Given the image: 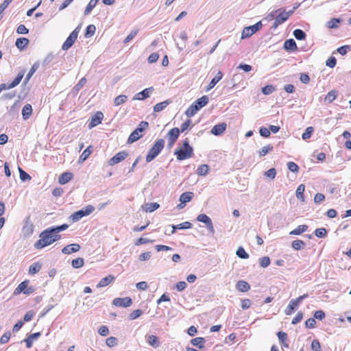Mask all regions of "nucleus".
<instances>
[{"label": "nucleus", "instance_id": "f257e3e1", "mask_svg": "<svg viewBox=\"0 0 351 351\" xmlns=\"http://www.w3.org/2000/svg\"><path fill=\"white\" fill-rule=\"evenodd\" d=\"M53 226L47 228L39 234V239L34 243L36 249H42L53 243Z\"/></svg>", "mask_w": 351, "mask_h": 351}, {"label": "nucleus", "instance_id": "f03ea898", "mask_svg": "<svg viewBox=\"0 0 351 351\" xmlns=\"http://www.w3.org/2000/svg\"><path fill=\"white\" fill-rule=\"evenodd\" d=\"M165 146V140L162 138L157 140L151 149L149 150L146 156V162H150L155 159L160 152L162 150Z\"/></svg>", "mask_w": 351, "mask_h": 351}, {"label": "nucleus", "instance_id": "7ed1b4c3", "mask_svg": "<svg viewBox=\"0 0 351 351\" xmlns=\"http://www.w3.org/2000/svg\"><path fill=\"white\" fill-rule=\"evenodd\" d=\"M95 210V207L92 205H88L85 208H83L74 213H73L70 218L73 222L78 221L82 217H86L91 214Z\"/></svg>", "mask_w": 351, "mask_h": 351}, {"label": "nucleus", "instance_id": "20e7f679", "mask_svg": "<svg viewBox=\"0 0 351 351\" xmlns=\"http://www.w3.org/2000/svg\"><path fill=\"white\" fill-rule=\"evenodd\" d=\"M80 30V27L78 26L70 34V35L67 37V38L62 45V50L67 51L73 45V44L77 38Z\"/></svg>", "mask_w": 351, "mask_h": 351}, {"label": "nucleus", "instance_id": "39448f33", "mask_svg": "<svg viewBox=\"0 0 351 351\" xmlns=\"http://www.w3.org/2000/svg\"><path fill=\"white\" fill-rule=\"evenodd\" d=\"M262 26L263 25L261 21H258L253 25L244 27L242 31L241 38L244 39L250 37L252 35L258 32L262 27Z\"/></svg>", "mask_w": 351, "mask_h": 351}, {"label": "nucleus", "instance_id": "423d86ee", "mask_svg": "<svg viewBox=\"0 0 351 351\" xmlns=\"http://www.w3.org/2000/svg\"><path fill=\"white\" fill-rule=\"evenodd\" d=\"M174 155L178 160H184L188 159L193 155V150L178 148L175 150Z\"/></svg>", "mask_w": 351, "mask_h": 351}, {"label": "nucleus", "instance_id": "0eeeda50", "mask_svg": "<svg viewBox=\"0 0 351 351\" xmlns=\"http://www.w3.org/2000/svg\"><path fill=\"white\" fill-rule=\"evenodd\" d=\"M197 220L206 224L210 233L214 234L215 229L211 219L206 214H200L197 217Z\"/></svg>", "mask_w": 351, "mask_h": 351}, {"label": "nucleus", "instance_id": "6e6552de", "mask_svg": "<svg viewBox=\"0 0 351 351\" xmlns=\"http://www.w3.org/2000/svg\"><path fill=\"white\" fill-rule=\"evenodd\" d=\"M34 230V226L30 219V217H27L24 220V225L22 228L23 234L25 237L31 236Z\"/></svg>", "mask_w": 351, "mask_h": 351}, {"label": "nucleus", "instance_id": "1a4fd4ad", "mask_svg": "<svg viewBox=\"0 0 351 351\" xmlns=\"http://www.w3.org/2000/svg\"><path fill=\"white\" fill-rule=\"evenodd\" d=\"M180 135V129L178 128H173L171 129L168 133V147L171 148L173 144L176 142Z\"/></svg>", "mask_w": 351, "mask_h": 351}, {"label": "nucleus", "instance_id": "9d476101", "mask_svg": "<svg viewBox=\"0 0 351 351\" xmlns=\"http://www.w3.org/2000/svg\"><path fill=\"white\" fill-rule=\"evenodd\" d=\"M128 152L125 151L119 152L108 160V165L110 166H113L116 164H118L120 162L123 161L124 159H125L128 157Z\"/></svg>", "mask_w": 351, "mask_h": 351}, {"label": "nucleus", "instance_id": "9b49d317", "mask_svg": "<svg viewBox=\"0 0 351 351\" xmlns=\"http://www.w3.org/2000/svg\"><path fill=\"white\" fill-rule=\"evenodd\" d=\"M193 197V192L188 191V192H184V193H182L179 198V201L180 202V203L178 205L177 207L179 209L183 208L187 202H189L190 201H191Z\"/></svg>", "mask_w": 351, "mask_h": 351}, {"label": "nucleus", "instance_id": "f8f14e48", "mask_svg": "<svg viewBox=\"0 0 351 351\" xmlns=\"http://www.w3.org/2000/svg\"><path fill=\"white\" fill-rule=\"evenodd\" d=\"M132 301L130 297L123 298H115L112 301V304L117 307H129L132 305Z\"/></svg>", "mask_w": 351, "mask_h": 351}, {"label": "nucleus", "instance_id": "ddd939ff", "mask_svg": "<svg viewBox=\"0 0 351 351\" xmlns=\"http://www.w3.org/2000/svg\"><path fill=\"white\" fill-rule=\"evenodd\" d=\"M68 228L69 225L66 223H63L60 226H53V243L60 239L61 235L59 233L66 230Z\"/></svg>", "mask_w": 351, "mask_h": 351}, {"label": "nucleus", "instance_id": "4468645a", "mask_svg": "<svg viewBox=\"0 0 351 351\" xmlns=\"http://www.w3.org/2000/svg\"><path fill=\"white\" fill-rule=\"evenodd\" d=\"M104 114L101 111H97L95 114L91 117L90 122L88 123V128L92 129L101 123Z\"/></svg>", "mask_w": 351, "mask_h": 351}, {"label": "nucleus", "instance_id": "2eb2a0df", "mask_svg": "<svg viewBox=\"0 0 351 351\" xmlns=\"http://www.w3.org/2000/svg\"><path fill=\"white\" fill-rule=\"evenodd\" d=\"M154 91L153 87H149L145 88L142 91L136 93L134 96L133 99L134 100H143L147 98H148L150 95V94Z\"/></svg>", "mask_w": 351, "mask_h": 351}, {"label": "nucleus", "instance_id": "dca6fc26", "mask_svg": "<svg viewBox=\"0 0 351 351\" xmlns=\"http://www.w3.org/2000/svg\"><path fill=\"white\" fill-rule=\"evenodd\" d=\"M287 14L285 10H283L282 12L281 11L280 13L276 16L275 21L273 23V27L277 28L278 25L280 24L285 23L288 19Z\"/></svg>", "mask_w": 351, "mask_h": 351}, {"label": "nucleus", "instance_id": "f3484780", "mask_svg": "<svg viewBox=\"0 0 351 351\" xmlns=\"http://www.w3.org/2000/svg\"><path fill=\"white\" fill-rule=\"evenodd\" d=\"M226 127H227V125L226 123H221L219 124H217L213 127L210 132H211V134H213L215 136H219L223 133V132L226 129Z\"/></svg>", "mask_w": 351, "mask_h": 351}, {"label": "nucleus", "instance_id": "a211bd4d", "mask_svg": "<svg viewBox=\"0 0 351 351\" xmlns=\"http://www.w3.org/2000/svg\"><path fill=\"white\" fill-rule=\"evenodd\" d=\"M80 249V245L77 243L67 245L62 249V252L64 254H70L77 252Z\"/></svg>", "mask_w": 351, "mask_h": 351}, {"label": "nucleus", "instance_id": "6ab92c4d", "mask_svg": "<svg viewBox=\"0 0 351 351\" xmlns=\"http://www.w3.org/2000/svg\"><path fill=\"white\" fill-rule=\"evenodd\" d=\"M41 335L40 332H37L31 334L26 339H25L23 341L25 343L26 347L27 348H30L32 347L33 341L38 339Z\"/></svg>", "mask_w": 351, "mask_h": 351}, {"label": "nucleus", "instance_id": "aec40b11", "mask_svg": "<svg viewBox=\"0 0 351 351\" xmlns=\"http://www.w3.org/2000/svg\"><path fill=\"white\" fill-rule=\"evenodd\" d=\"M160 207V205L156 202L147 203L141 206L143 211L147 213H152L157 210Z\"/></svg>", "mask_w": 351, "mask_h": 351}, {"label": "nucleus", "instance_id": "412c9836", "mask_svg": "<svg viewBox=\"0 0 351 351\" xmlns=\"http://www.w3.org/2000/svg\"><path fill=\"white\" fill-rule=\"evenodd\" d=\"M223 73L221 71H218L217 74L212 79V80L208 84L206 91L210 90L212 89L216 84L218 83L222 78Z\"/></svg>", "mask_w": 351, "mask_h": 351}, {"label": "nucleus", "instance_id": "4be33fe9", "mask_svg": "<svg viewBox=\"0 0 351 351\" xmlns=\"http://www.w3.org/2000/svg\"><path fill=\"white\" fill-rule=\"evenodd\" d=\"M284 49L289 51H293L297 49V45L293 38L287 40L284 43Z\"/></svg>", "mask_w": 351, "mask_h": 351}, {"label": "nucleus", "instance_id": "5701e85b", "mask_svg": "<svg viewBox=\"0 0 351 351\" xmlns=\"http://www.w3.org/2000/svg\"><path fill=\"white\" fill-rule=\"evenodd\" d=\"M192 223L189 221H185L183 223H181L178 225H172L171 228H173L171 233L173 234L176 231V230H185V229H189L191 228Z\"/></svg>", "mask_w": 351, "mask_h": 351}, {"label": "nucleus", "instance_id": "b1692460", "mask_svg": "<svg viewBox=\"0 0 351 351\" xmlns=\"http://www.w3.org/2000/svg\"><path fill=\"white\" fill-rule=\"evenodd\" d=\"M32 114V107L30 104H25L22 109V116L24 120L28 119Z\"/></svg>", "mask_w": 351, "mask_h": 351}, {"label": "nucleus", "instance_id": "393cba45", "mask_svg": "<svg viewBox=\"0 0 351 351\" xmlns=\"http://www.w3.org/2000/svg\"><path fill=\"white\" fill-rule=\"evenodd\" d=\"M147 341L151 346L155 348H158L160 345L158 337L154 335H149Z\"/></svg>", "mask_w": 351, "mask_h": 351}, {"label": "nucleus", "instance_id": "a878e982", "mask_svg": "<svg viewBox=\"0 0 351 351\" xmlns=\"http://www.w3.org/2000/svg\"><path fill=\"white\" fill-rule=\"evenodd\" d=\"M29 40L27 38H19L16 40L15 45L19 49L23 50L29 44Z\"/></svg>", "mask_w": 351, "mask_h": 351}, {"label": "nucleus", "instance_id": "bb28decb", "mask_svg": "<svg viewBox=\"0 0 351 351\" xmlns=\"http://www.w3.org/2000/svg\"><path fill=\"white\" fill-rule=\"evenodd\" d=\"M73 178V174L70 172H64L60 175L58 182L60 184H64L69 182Z\"/></svg>", "mask_w": 351, "mask_h": 351}, {"label": "nucleus", "instance_id": "cd10ccee", "mask_svg": "<svg viewBox=\"0 0 351 351\" xmlns=\"http://www.w3.org/2000/svg\"><path fill=\"white\" fill-rule=\"evenodd\" d=\"M205 339L204 337H195L191 340V343L199 349L204 348Z\"/></svg>", "mask_w": 351, "mask_h": 351}, {"label": "nucleus", "instance_id": "c85d7f7f", "mask_svg": "<svg viewBox=\"0 0 351 351\" xmlns=\"http://www.w3.org/2000/svg\"><path fill=\"white\" fill-rule=\"evenodd\" d=\"M208 97L206 95H204L202 97L197 99L193 103L197 107H198L199 110H200L202 108L204 107L208 104Z\"/></svg>", "mask_w": 351, "mask_h": 351}, {"label": "nucleus", "instance_id": "c756f323", "mask_svg": "<svg viewBox=\"0 0 351 351\" xmlns=\"http://www.w3.org/2000/svg\"><path fill=\"white\" fill-rule=\"evenodd\" d=\"M28 285H29V281L28 280L23 281L15 289V290L14 291V295H19L21 293H24L25 291V289H27V287L28 286Z\"/></svg>", "mask_w": 351, "mask_h": 351}, {"label": "nucleus", "instance_id": "7c9ffc66", "mask_svg": "<svg viewBox=\"0 0 351 351\" xmlns=\"http://www.w3.org/2000/svg\"><path fill=\"white\" fill-rule=\"evenodd\" d=\"M142 134L139 133L136 129L130 134L127 143L129 144L133 143L140 139Z\"/></svg>", "mask_w": 351, "mask_h": 351}, {"label": "nucleus", "instance_id": "2f4dec72", "mask_svg": "<svg viewBox=\"0 0 351 351\" xmlns=\"http://www.w3.org/2000/svg\"><path fill=\"white\" fill-rule=\"evenodd\" d=\"M25 71H20L17 76L14 78V80L10 84V87H12V88L16 87L19 84V83L21 82L24 75H25Z\"/></svg>", "mask_w": 351, "mask_h": 351}, {"label": "nucleus", "instance_id": "473e14b6", "mask_svg": "<svg viewBox=\"0 0 351 351\" xmlns=\"http://www.w3.org/2000/svg\"><path fill=\"white\" fill-rule=\"evenodd\" d=\"M114 279V277L113 276L109 275L108 276H106V277L101 279L99 282L97 284V287H104L108 285Z\"/></svg>", "mask_w": 351, "mask_h": 351}, {"label": "nucleus", "instance_id": "72a5a7b5", "mask_svg": "<svg viewBox=\"0 0 351 351\" xmlns=\"http://www.w3.org/2000/svg\"><path fill=\"white\" fill-rule=\"evenodd\" d=\"M237 289L242 292H246L250 289V285L243 280H239L237 283Z\"/></svg>", "mask_w": 351, "mask_h": 351}, {"label": "nucleus", "instance_id": "f704fd0d", "mask_svg": "<svg viewBox=\"0 0 351 351\" xmlns=\"http://www.w3.org/2000/svg\"><path fill=\"white\" fill-rule=\"evenodd\" d=\"M308 230V226L300 225L289 232L291 235H300Z\"/></svg>", "mask_w": 351, "mask_h": 351}, {"label": "nucleus", "instance_id": "c9c22d12", "mask_svg": "<svg viewBox=\"0 0 351 351\" xmlns=\"http://www.w3.org/2000/svg\"><path fill=\"white\" fill-rule=\"evenodd\" d=\"M170 103V100H165L162 102L158 103L154 106V111L155 112H160L163 110Z\"/></svg>", "mask_w": 351, "mask_h": 351}, {"label": "nucleus", "instance_id": "e433bc0d", "mask_svg": "<svg viewBox=\"0 0 351 351\" xmlns=\"http://www.w3.org/2000/svg\"><path fill=\"white\" fill-rule=\"evenodd\" d=\"M306 246V243L302 240L296 239L292 241L291 247L295 250H300L303 249Z\"/></svg>", "mask_w": 351, "mask_h": 351}, {"label": "nucleus", "instance_id": "4c0bfd02", "mask_svg": "<svg viewBox=\"0 0 351 351\" xmlns=\"http://www.w3.org/2000/svg\"><path fill=\"white\" fill-rule=\"evenodd\" d=\"M93 152V149L91 146H88L81 154L79 158L80 162H84L90 155Z\"/></svg>", "mask_w": 351, "mask_h": 351}, {"label": "nucleus", "instance_id": "58836bf2", "mask_svg": "<svg viewBox=\"0 0 351 351\" xmlns=\"http://www.w3.org/2000/svg\"><path fill=\"white\" fill-rule=\"evenodd\" d=\"M198 107H197L194 103H193L189 108L186 110L185 114L188 117H191L194 116L198 111Z\"/></svg>", "mask_w": 351, "mask_h": 351}, {"label": "nucleus", "instance_id": "ea45409f", "mask_svg": "<svg viewBox=\"0 0 351 351\" xmlns=\"http://www.w3.org/2000/svg\"><path fill=\"white\" fill-rule=\"evenodd\" d=\"M41 267L42 265L40 263H34L29 267V274L32 275L36 274L40 270Z\"/></svg>", "mask_w": 351, "mask_h": 351}, {"label": "nucleus", "instance_id": "a19ab883", "mask_svg": "<svg viewBox=\"0 0 351 351\" xmlns=\"http://www.w3.org/2000/svg\"><path fill=\"white\" fill-rule=\"evenodd\" d=\"M38 63H37V62L34 63L33 64V66H32L31 69L29 70V71L28 72V73L27 74V75L24 80V82H23L24 84H27L28 82V81L32 77L33 74L36 72V71L38 69Z\"/></svg>", "mask_w": 351, "mask_h": 351}, {"label": "nucleus", "instance_id": "79ce46f5", "mask_svg": "<svg viewBox=\"0 0 351 351\" xmlns=\"http://www.w3.org/2000/svg\"><path fill=\"white\" fill-rule=\"evenodd\" d=\"M307 295L304 294L303 295H301L300 297H298V298L296 299H293L290 301L289 305L287 306V307H296L298 306V305H300V302L304 300V298H307Z\"/></svg>", "mask_w": 351, "mask_h": 351}, {"label": "nucleus", "instance_id": "37998d69", "mask_svg": "<svg viewBox=\"0 0 351 351\" xmlns=\"http://www.w3.org/2000/svg\"><path fill=\"white\" fill-rule=\"evenodd\" d=\"M209 171V166L204 164L198 167L197 169V173L199 176H205L208 174Z\"/></svg>", "mask_w": 351, "mask_h": 351}, {"label": "nucleus", "instance_id": "c03bdc74", "mask_svg": "<svg viewBox=\"0 0 351 351\" xmlns=\"http://www.w3.org/2000/svg\"><path fill=\"white\" fill-rule=\"evenodd\" d=\"M304 190H305V186L304 184H300L298 187L296 192H295L296 197L298 199L302 200V202L304 201Z\"/></svg>", "mask_w": 351, "mask_h": 351}, {"label": "nucleus", "instance_id": "a18cd8bd", "mask_svg": "<svg viewBox=\"0 0 351 351\" xmlns=\"http://www.w3.org/2000/svg\"><path fill=\"white\" fill-rule=\"evenodd\" d=\"M293 34L294 37L298 40H303L306 38V33L300 29H295Z\"/></svg>", "mask_w": 351, "mask_h": 351}, {"label": "nucleus", "instance_id": "49530a36", "mask_svg": "<svg viewBox=\"0 0 351 351\" xmlns=\"http://www.w3.org/2000/svg\"><path fill=\"white\" fill-rule=\"evenodd\" d=\"M128 96L125 95H121L115 97L114 99V105L118 106L126 102Z\"/></svg>", "mask_w": 351, "mask_h": 351}, {"label": "nucleus", "instance_id": "de8ad7c7", "mask_svg": "<svg viewBox=\"0 0 351 351\" xmlns=\"http://www.w3.org/2000/svg\"><path fill=\"white\" fill-rule=\"evenodd\" d=\"M87 80L85 77H82L79 82L73 87V92L74 94L78 93V91L84 86V85L86 83Z\"/></svg>", "mask_w": 351, "mask_h": 351}, {"label": "nucleus", "instance_id": "09e8293b", "mask_svg": "<svg viewBox=\"0 0 351 351\" xmlns=\"http://www.w3.org/2000/svg\"><path fill=\"white\" fill-rule=\"evenodd\" d=\"M96 31V27L94 25H89L86 28L84 36L86 38H90L93 36Z\"/></svg>", "mask_w": 351, "mask_h": 351}, {"label": "nucleus", "instance_id": "8fccbe9b", "mask_svg": "<svg viewBox=\"0 0 351 351\" xmlns=\"http://www.w3.org/2000/svg\"><path fill=\"white\" fill-rule=\"evenodd\" d=\"M337 96V91L335 90H332L326 95L325 101H328V103H331L336 99Z\"/></svg>", "mask_w": 351, "mask_h": 351}, {"label": "nucleus", "instance_id": "3c124183", "mask_svg": "<svg viewBox=\"0 0 351 351\" xmlns=\"http://www.w3.org/2000/svg\"><path fill=\"white\" fill-rule=\"evenodd\" d=\"M341 22L340 19L337 18H333L331 19L328 23H327V27L330 29H335L338 27V24Z\"/></svg>", "mask_w": 351, "mask_h": 351}, {"label": "nucleus", "instance_id": "603ef678", "mask_svg": "<svg viewBox=\"0 0 351 351\" xmlns=\"http://www.w3.org/2000/svg\"><path fill=\"white\" fill-rule=\"evenodd\" d=\"M84 259L82 258H77L73 259L71 262L72 267L78 269L82 267L84 265Z\"/></svg>", "mask_w": 351, "mask_h": 351}, {"label": "nucleus", "instance_id": "864d4df0", "mask_svg": "<svg viewBox=\"0 0 351 351\" xmlns=\"http://www.w3.org/2000/svg\"><path fill=\"white\" fill-rule=\"evenodd\" d=\"M274 149V147L273 145H271V144H269L266 146H264L259 152H258V154H259V156H265L267 153H269V152H271Z\"/></svg>", "mask_w": 351, "mask_h": 351}, {"label": "nucleus", "instance_id": "5fc2aeb1", "mask_svg": "<svg viewBox=\"0 0 351 351\" xmlns=\"http://www.w3.org/2000/svg\"><path fill=\"white\" fill-rule=\"evenodd\" d=\"M236 254L241 258L246 259L249 258V254L245 251V250L242 247H239L237 252Z\"/></svg>", "mask_w": 351, "mask_h": 351}, {"label": "nucleus", "instance_id": "6e6d98bb", "mask_svg": "<svg viewBox=\"0 0 351 351\" xmlns=\"http://www.w3.org/2000/svg\"><path fill=\"white\" fill-rule=\"evenodd\" d=\"M19 176L20 179L23 181H27L31 180V176L26 173L24 170H23L21 167H19Z\"/></svg>", "mask_w": 351, "mask_h": 351}, {"label": "nucleus", "instance_id": "4d7b16f0", "mask_svg": "<svg viewBox=\"0 0 351 351\" xmlns=\"http://www.w3.org/2000/svg\"><path fill=\"white\" fill-rule=\"evenodd\" d=\"M315 235L318 238H324L327 234V230L324 228H317L315 230Z\"/></svg>", "mask_w": 351, "mask_h": 351}, {"label": "nucleus", "instance_id": "13d9d810", "mask_svg": "<svg viewBox=\"0 0 351 351\" xmlns=\"http://www.w3.org/2000/svg\"><path fill=\"white\" fill-rule=\"evenodd\" d=\"M96 2L93 1V0H90L85 8L84 14H89L93 10V9L96 6Z\"/></svg>", "mask_w": 351, "mask_h": 351}, {"label": "nucleus", "instance_id": "bf43d9fd", "mask_svg": "<svg viewBox=\"0 0 351 351\" xmlns=\"http://www.w3.org/2000/svg\"><path fill=\"white\" fill-rule=\"evenodd\" d=\"M313 131H314V129L313 127H311V126L308 127L305 130L304 132L302 134V139L306 140V139L309 138L311 136Z\"/></svg>", "mask_w": 351, "mask_h": 351}, {"label": "nucleus", "instance_id": "052dcab7", "mask_svg": "<svg viewBox=\"0 0 351 351\" xmlns=\"http://www.w3.org/2000/svg\"><path fill=\"white\" fill-rule=\"evenodd\" d=\"M106 343L108 347H113L118 343V339L114 337H110L106 339Z\"/></svg>", "mask_w": 351, "mask_h": 351}, {"label": "nucleus", "instance_id": "680f3d73", "mask_svg": "<svg viewBox=\"0 0 351 351\" xmlns=\"http://www.w3.org/2000/svg\"><path fill=\"white\" fill-rule=\"evenodd\" d=\"M311 348L313 351H320L321 345L318 339H313L311 342Z\"/></svg>", "mask_w": 351, "mask_h": 351}, {"label": "nucleus", "instance_id": "e2e57ef3", "mask_svg": "<svg viewBox=\"0 0 351 351\" xmlns=\"http://www.w3.org/2000/svg\"><path fill=\"white\" fill-rule=\"evenodd\" d=\"M274 90L275 88L272 85H267L262 88V93L266 95L271 94Z\"/></svg>", "mask_w": 351, "mask_h": 351}, {"label": "nucleus", "instance_id": "0e129e2a", "mask_svg": "<svg viewBox=\"0 0 351 351\" xmlns=\"http://www.w3.org/2000/svg\"><path fill=\"white\" fill-rule=\"evenodd\" d=\"M287 167L289 171L293 173H298L299 171L298 165L294 162H289L287 163Z\"/></svg>", "mask_w": 351, "mask_h": 351}, {"label": "nucleus", "instance_id": "69168bd1", "mask_svg": "<svg viewBox=\"0 0 351 351\" xmlns=\"http://www.w3.org/2000/svg\"><path fill=\"white\" fill-rule=\"evenodd\" d=\"M11 337V332L10 331H8L5 332L0 338V343L4 344L9 341Z\"/></svg>", "mask_w": 351, "mask_h": 351}, {"label": "nucleus", "instance_id": "338daca9", "mask_svg": "<svg viewBox=\"0 0 351 351\" xmlns=\"http://www.w3.org/2000/svg\"><path fill=\"white\" fill-rule=\"evenodd\" d=\"M149 124L147 121H141L138 125L137 126V128H136V130L139 132V133H142L147 127H148Z\"/></svg>", "mask_w": 351, "mask_h": 351}, {"label": "nucleus", "instance_id": "774afa93", "mask_svg": "<svg viewBox=\"0 0 351 351\" xmlns=\"http://www.w3.org/2000/svg\"><path fill=\"white\" fill-rule=\"evenodd\" d=\"M276 175V170L275 168H271L265 172V176L271 179H274Z\"/></svg>", "mask_w": 351, "mask_h": 351}]
</instances>
